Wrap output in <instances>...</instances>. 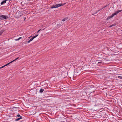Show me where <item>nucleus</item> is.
<instances>
[{
  "mask_svg": "<svg viewBox=\"0 0 122 122\" xmlns=\"http://www.w3.org/2000/svg\"><path fill=\"white\" fill-rule=\"evenodd\" d=\"M122 11V9L116 11L115 12L113 13L111 16H108L107 17V20L112 18L114 16L116 15L118 13Z\"/></svg>",
  "mask_w": 122,
  "mask_h": 122,
  "instance_id": "1",
  "label": "nucleus"
},
{
  "mask_svg": "<svg viewBox=\"0 0 122 122\" xmlns=\"http://www.w3.org/2000/svg\"><path fill=\"white\" fill-rule=\"evenodd\" d=\"M38 35V34H37L35 36H33L32 37L34 39V38L36 37Z\"/></svg>",
  "mask_w": 122,
  "mask_h": 122,
  "instance_id": "13",
  "label": "nucleus"
},
{
  "mask_svg": "<svg viewBox=\"0 0 122 122\" xmlns=\"http://www.w3.org/2000/svg\"><path fill=\"white\" fill-rule=\"evenodd\" d=\"M33 39V37H32L31 39H30L28 40V41H27V43H29L31 41H32Z\"/></svg>",
  "mask_w": 122,
  "mask_h": 122,
  "instance_id": "7",
  "label": "nucleus"
},
{
  "mask_svg": "<svg viewBox=\"0 0 122 122\" xmlns=\"http://www.w3.org/2000/svg\"><path fill=\"white\" fill-rule=\"evenodd\" d=\"M110 61V59H109V60L108 59H107V61Z\"/></svg>",
  "mask_w": 122,
  "mask_h": 122,
  "instance_id": "23",
  "label": "nucleus"
},
{
  "mask_svg": "<svg viewBox=\"0 0 122 122\" xmlns=\"http://www.w3.org/2000/svg\"><path fill=\"white\" fill-rule=\"evenodd\" d=\"M10 64V63L9 62L7 64H6V65H4V66H2V67H0V69H1L2 68H3L4 67L7 66V65H9Z\"/></svg>",
  "mask_w": 122,
  "mask_h": 122,
  "instance_id": "5",
  "label": "nucleus"
},
{
  "mask_svg": "<svg viewBox=\"0 0 122 122\" xmlns=\"http://www.w3.org/2000/svg\"><path fill=\"white\" fill-rule=\"evenodd\" d=\"M18 40H19V39H18V38L15 40L16 41H18Z\"/></svg>",
  "mask_w": 122,
  "mask_h": 122,
  "instance_id": "22",
  "label": "nucleus"
},
{
  "mask_svg": "<svg viewBox=\"0 0 122 122\" xmlns=\"http://www.w3.org/2000/svg\"><path fill=\"white\" fill-rule=\"evenodd\" d=\"M118 78H120V79H122V77L120 76H119L118 77Z\"/></svg>",
  "mask_w": 122,
  "mask_h": 122,
  "instance_id": "17",
  "label": "nucleus"
},
{
  "mask_svg": "<svg viewBox=\"0 0 122 122\" xmlns=\"http://www.w3.org/2000/svg\"><path fill=\"white\" fill-rule=\"evenodd\" d=\"M8 18V17L5 15H1L0 16V19L2 20H3L4 19H6Z\"/></svg>",
  "mask_w": 122,
  "mask_h": 122,
  "instance_id": "3",
  "label": "nucleus"
},
{
  "mask_svg": "<svg viewBox=\"0 0 122 122\" xmlns=\"http://www.w3.org/2000/svg\"><path fill=\"white\" fill-rule=\"evenodd\" d=\"M41 30V29H40L37 32H36L35 33H38Z\"/></svg>",
  "mask_w": 122,
  "mask_h": 122,
  "instance_id": "15",
  "label": "nucleus"
},
{
  "mask_svg": "<svg viewBox=\"0 0 122 122\" xmlns=\"http://www.w3.org/2000/svg\"><path fill=\"white\" fill-rule=\"evenodd\" d=\"M44 91V89H41L39 91V92L40 93H42Z\"/></svg>",
  "mask_w": 122,
  "mask_h": 122,
  "instance_id": "9",
  "label": "nucleus"
},
{
  "mask_svg": "<svg viewBox=\"0 0 122 122\" xmlns=\"http://www.w3.org/2000/svg\"><path fill=\"white\" fill-rule=\"evenodd\" d=\"M103 8H102L101 9H99V10H97V11H96V12L95 13H94V14H92V15H94V14H96V13H97L98 12H99V11H100V10H102V9H103Z\"/></svg>",
  "mask_w": 122,
  "mask_h": 122,
  "instance_id": "8",
  "label": "nucleus"
},
{
  "mask_svg": "<svg viewBox=\"0 0 122 122\" xmlns=\"http://www.w3.org/2000/svg\"><path fill=\"white\" fill-rule=\"evenodd\" d=\"M107 50L109 51H110V50L111 51V50L110 48H108V47H107Z\"/></svg>",
  "mask_w": 122,
  "mask_h": 122,
  "instance_id": "14",
  "label": "nucleus"
},
{
  "mask_svg": "<svg viewBox=\"0 0 122 122\" xmlns=\"http://www.w3.org/2000/svg\"><path fill=\"white\" fill-rule=\"evenodd\" d=\"M20 16H21V15H20Z\"/></svg>",
  "mask_w": 122,
  "mask_h": 122,
  "instance_id": "28",
  "label": "nucleus"
},
{
  "mask_svg": "<svg viewBox=\"0 0 122 122\" xmlns=\"http://www.w3.org/2000/svg\"><path fill=\"white\" fill-rule=\"evenodd\" d=\"M61 25L60 24H57L56 26V28H59L61 26Z\"/></svg>",
  "mask_w": 122,
  "mask_h": 122,
  "instance_id": "10",
  "label": "nucleus"
},
{
  "mask_svg": "<svg viewBox=\"0 0 122 122\" xmlns=\"http://www.w3.org/2000/svg\"><path fill=\"white\" fill-rule=\"evenodd\" d=\"M22 118V117L20 116V117L19 118H17L15 120V121H18L19 120L21 119Z\"/></svg>",
  "mask_w": 122,
  "mask_h": 122,
  "instance_id": "6",
  "label": "nucleus"
},
{
  "mask_svg": "<svg viewBox=\"0 0 122 122\" xmlns=\"http://www.w3.org/2000/svg\"><path fill=\"white\" fill-rule=\"evenodd\" d=\"M77 73H78V74H77V75H79L80 73V72H78L77 71Z\"/></svg>",
  "mask_w": 122,
  "mask_h": 122,
  "instance_id": "20",
  "label": "nucleus"
},
{
  "mask_svg": "<svg viewBox=\"0 0 122 122\" xmlns=\"http://www.w3.org/2000/svg\"><path fill=\"white\" fill-rule=\"evenodd\" d=\"M109 66L107 65V69H108L109 68H110V67H109Z\"/></svg>",
  "mask_w": 122,
  "mask_h": 122,
  "instance_id": "18",
  "label": "nucleus"
},
{
  "mask_svg": "<svg viewBox=\"0 0 122 122\" xmlns=\"http://www.w3.org/2000/svg\"><path fill=\"white\" fill-rule=\"evenodd\" d=\"M66 3H64V4H57L55 5H52L51 8L52 9L58 8L59 7L61 6L64 5Z\"/></svg>",
  "mask_w": 122,
  "mask_h": 122,
  "instance_id": "2",
  "label": "nucleus"
},
{
  "mask_svg": "<svg viewBox=\"0 0 122 122\" xmlns=\"http://www.w3.org/2000/svg\"><path fill=\"white\" fill-rule=\"evenodd\" d=\"M22 38V37H19V38H18V39L20 40Z\"/></svg>",
  "mask_w": 122,
  "mask_h": 122,
  "instance_id": "21",
  "label": "nucleus"
},
{
  "mask_svg": "<svg viewBox=\"0 0 122 122\" xmlns=\"http://www.w3.org/2000/svg\"><path fill=\"white\" fill-rule=\"evenodd\" d=\"M19 58V57H17V58H16L15 59H14L12 61H11V62H10V63H12V62H14V61H16V60L17 59H18Z\"/></svg>",
  "mask_w": 122,
  "mask_h": 122,
  "instance_id": "11",
  "label": "nucleus"
},
{
  "mask_svg": "<svg viewBox=\"0 0 122 122\" xmlns=\"http://www.w3.org/2000/svg\"><path fill=\"white\" fill-rule=\"evenodd\" d=\"M8 0H4L3 1H2L1 2V4L2 5L5 3H6V1Z\"/></svg>",
  "mask_w": 122,
  "mask_h": 122,
  "instance_id": "4",
  "label": "nucleus"
},
{
  "mask_svg": "<svg viewBox=\"0 0 122 122\" xmlns=\"http://www.w3.org/2000/svg\"><path fill=\"white\" fill-rule=\"evenodd\" d=\"M101 62H98V63H100Z\"/></svg>",
  "mask_w": 122,
  "mask_h": 122,
  "instance_id": "26",
  "label": "nucleus"
},
{
  "mask_svg": "<svg viewBox=\"0 0 122 122\" xmlns=\"http://www.w3.org/2000/svg\"><path fill=\"white\" fill-rule=\"evenodd\" d=\"M107 109H108V110H109V109L108 108H107ZM109 110H110V109H109Z\"/></svg>",
  "mask_w": 122,
  "mask_h": 122,
  "instance_id": "24",
  "label": "nucleus"
},
{
  "mask_svg": "<svg viewBox=\"0 0 122 122\" xmlns=\"http://www.w3.org/2000/svg\"><path fill=\"white\" fill-rule=\"evenodd\" d=\"M116 25V24H112V25H110L109 26V27H111L113 26H114L115 25Z\"/></svg>",
  "mask_w": 122,
  "mask_h": 122,
  "instance_id": "12",
  "label": "nucleus"
},
{
  "mask_svg": "<svg viewBox=\"0 0 122 122\" xmlns=\"http://www.w3.org/2000/svg\"><path fill=\"white\" fill-rule=\"evenodd\" d=\"M66 20V18H64V19H62V21H65Z\"/></svg>",
  "mask_w": 122,
  "mask_h": 122,
  "instance_id": "16",
  "label": "nucleus"
},
{
  "mask_svg": "<svg viewBox=\"0 0 122 122\" xmlns=\"http://www.w3.org/2000/svg\"><path fill=\"white\" fill-rule=\"evenodd\" d=\"M110 70H107V71H109Z\"/></svg>",
  "mask_w": 122,
  "mask_h": 122,
  "instance_id": "25",
  "label": "nucleus"
},
{
  "mask_svg": "<svg viewBox=\"0 0 122 122\" xmlns=\"http://www.w3.org/2000/svg\"><path fill=\"white\" fill-rule=\"evenodd\" d=\"M17 116L18 117H20V116H20V115L19 114L17 115Z\"/></svg>",
  "mask_w": 122,
  "mask_h": 122,
  "instance_id": "19",
  "label": "nucleus"
},
{
  "mask_svg": "<svg viewBox=\"0 0 122 122\" xmlns=\"http://www.w3.org/2000/svg\"><path fill=\"white\" fill-rule=\"evenodd\" d=\"M107 73H109V72L108 73V72H107Z\"/></svg>",
  "mask_w": 122,
  "mask_h": 122,
  "instance_id": "27",
  "label": "nucleus"
}]
</instances>
